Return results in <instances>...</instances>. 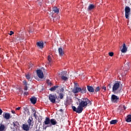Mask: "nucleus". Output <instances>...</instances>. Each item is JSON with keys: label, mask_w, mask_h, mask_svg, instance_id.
I'll use <instances>...</instances> for the list:
<instances>
[{"label": "nucleus", "mask_w": 131, "mask_h": 131, "mask_svg": "<svg viewBox=\"0 0 131 131\" xmlns=\"http://www.w3.org/2000/svg\"><path fill=\"white\" fill-rule=\"evenodd\" d=\"M79 102V105L83 108L92 105V102L88 98H82Z\"/></svg>", "instance_id": "obj_1"}, {"label": "nucleus", "mask_w": 131, "mask_h": 131, "mask_svg": "<svg viewBox=\"0 0 131 131\" xmlns=\"http://www.w3.org/2000/svg\"><path fill=\"white\" fill-rule=\"evenodd\" d=\"M120 87V83L119 82H117L114 84L113 85V92L115 94L118 92L119 88Z\"/></svg>", "instance_id": "obj_2"}, {"label": "nucleus", "mask_w": 131, "mask_h": 131, "mask_svg": "<svg viewBox=\"0 0 131 131\" xmlns=\"http://www.w3.org/2000/svg\"><path fill=\"white\" fill-rule=\"evenodd\" d=\"M130 14V8L128 6L125 7V17L126 19H129V15Z\"/></svg>", "instance_id": "obj_3"}, {"label": "nucleus", "mask_w": 131, "mask_h": 131, "mask_svg": "<svg viewBox=\"0 0 131 131\" xmlns=\"http://www.w3.org/2000/svg\"><path fill=\"white\" fill-rule=\"evenodd\" d=\"M72 109L73 111L76 112L77 113H81V112H82V111L83 110V107H82V106H81L79 104L77 108L74 106H72Z\"/></svg>", "instance_id": "obj_4"}, {"label": "nucleus", "mask_w": 131, "mask_h": 131, "mask_svg": "<svg viewBox=\"0 0 131 131\" xmlns=\"http://www.w3.org/2000/svg\"><path fill=\"white\" fill-rule=\"evenodd\" d=\"M111 100L112 103H118L119 102V97L113 94L111 96Z\"/></svg>", "instance_id": "obj_5"}, {"label": "nucleus", "mask_w": 131, "mask_h": 131, "mask_svg": "<svg viewBox=\"0 0 131 131\" xmlns=\"http://www.w3.org/2000/svg\"><path fill=\"white\" fill-rule=\"evenodd\" d=\"M37 75L39 77V78H43V72L41 70H37Z\"/></svg>", "instance_id": "obj_6"}, {"label": "nucleus", "mask_w": 131, "mask_h": 131, "mask_svg": "<svg viewBox=\"0 0 131 131\" xmlns=\"http://www.w3.org/2000/svg\"><path fill=\"white\" fill-rule=\"evenodd\" d=\"M60 75V77L62 80H67L68 79V78L66 77V73L65 72L61 73Z\"/></svg>", "instance_id": "obj_7"}, {"label": "nucleus", "mask_w": 131, "mask_h": 131, "mask_svg": "<svg viewBox=\"0 0 131 131\" xmlns=\"http://www.w3.org/2000/svg\"><path fill=\"white\" fill-rule=\"evenodd\" d=\"M49 99L52 103H55L56 102V97L52 94L49 95Z\"/></svg>", "instance_id": "obj_8"}, {"label": "nucleus", "mask_w": 131, "mask_h": 131, "mask_svg": "<svg viewBox=\"0 0 131 131\" xmlns=\"http://www.w3.org/2000/svg\"><path fill=\"white\" fill-rule=\"evenodd\" d=\"M81 91H82L81 88L75 87L73 90V93H74V94H77V93H79V92H81Z\"/></svg>", "instance_id": "obj_9"}, {"label": "nucleus", "mask_w": 131, "mask_h": 131, "mask_svg": "<svg viewBox=\"0 0 131 131\" xmlns=\"http://www.w3.org/2000/svg\"><path fill=\"white\" fill-rule=\"evenodd\" d=\"M44 123L46 124V125H49L48 126H52V124H51V120L49 118H46Z\"/></svg>", "instance_id": "obj_10"}, {"label": "nucleus", "mask_w": 131, "mask_h": 131, "mask_svg": "<svg viewBox=\"0 0 131 131\" xmlns=\"http://www.w3.org/2000/svg\"><path fill=\"white\" fill-rule=\"evenodd\" d=\"M36 45L39 49H43V42L42 41L37 42Z\"/></svg>", "instance_id": "obj_11"}, {"label": "nucleus", "mask_w": 131, "mask_h": 131, "mask_svg": "<svg viewBox=\"0 0 131 131\" xmlns=\"http://www.w3.org/2000/svg\"><path fill=\"white\" fill-rule=\"evenodd\" d=\"M30 128V126H29V125L25 124H23V129H24V130L28 131L29 130Z\"/></svg>", "instance_id": "obj_12"}, {"label": "nucleus", "mask_w": 131, "mask_h": 131, "mask_svg": "<svg viewBox=\"0 0 131 131\" xmlns=\"http://www.w3.org/2000/svg\"><path fill=\"white\" fill-rule=\"evenodd\" d=\"M122 47L123 48L121 50V52L123 53H126V52H127V48L126 47L125 43H123Z\"/></svg>", "instance_id": "obj_13"}, {"label": "nucleus", "mask_w": 131, "mask_h": 131, "mask_svg": "<svg viewBox=\"0 0 131 131\" xmlns=\"http://www.w3.org/2000/svg\"><path fill=\"white\" fill-rule=\"evenodd\" d=\"M58 52H59V55L60 56V57L63 56L64 54H65V52H64V50L61 48H59L58 49Z\"/></svg>", "instance_id": "obj_14"}, {"label": "nucleus", "mask_w": 131, "mask_h": 131, "mask_svg": "<svg viewBox=\"0 0 131 131\" xmlns=\"http://www.w3.org/2000/svg\"><path fill=\"white\" fill-rule=\"evenodd\" d=\"M87 90L90 93H94L95 92V89L92 86H87Z\"/></svg>", "instance_id": "obj_15"}, {"label": "nucleus", "mask_w": 131, "mask_h": 131, "mask_svg": "<svg viewBox=\"0 0 131 131\" xmlns=\"http://www.w3.org/2000/svg\"><path fill=\"white\" fill-rule=\"evenodd\" d=\"M13 124L15 129H17V128H18L19 126V124L18 122H14Z\"/></svg>", "instance_id": "obj_16"}, {"label": "nucleus", "mask_w": 131, "mask_h": 131, "mask_svg": "<svg viewBox=\"0 0 131 131\" xmlns=\"http://www.w3.org/2000/svg\"><path fill=\"white\" fill-rule=\"evenodd\" d=\"M50 124H51V126L56 125V124H57V121L55 119H52L50 120Z\"/></svg>", "instance_id": "obj_17"}, {"label": "nucleus", "mask_w": 131, "mask_h": 131, "mask_svg": "<svg viewBox=\"0 0 131 131\" xmlns=\"http://www.w3.org/2000/svg\"><path fill=\"white\" fill-rule=\"evenodd\" d=\"M11 117V115L9 113H5L4 117L5 119H10V117Z\"/></svg>", "instance_id": "obj_18"}, {"label": "nucleus", "mask_w": 131, "mask_h": 131, "mask_svg": "<svg viewBox=\"0 0 131 131\" xmlns=\"http://www.w3.org/2000/svg\"><path fill=\"white\" fill-rule=\"evenodd\" d=\"M36 98L33 97L30 99V101L31 102V103H32V104H35V103H36Z\"/></svg>", "instance_id": "obj_19"}, {"label": "nucleus", "mask_w": 131, "mask_h": 131, "mask_svg": "<svg viewBox=\"0 0 131 131\" xmlns=\"http://www.w3.org/2000/svg\"><path fill=\"white\" fill-rule=\"evenodd\" d=\"M125 119H126L125 120L127 122H131V115H129L127 116Z\"/></svg>", "instance_id": "obj_20"}, {"label": "nucleus", "mask_w": 131, "mask_h": 131, "mask_svg": "<svg viewBox=\"0 0 131 131\" xmlns=\"http://www.w3.org/2000/svg\"><path fill=\"white\" fill-rule=\"evenodd\" d=\"M32 120H33V119L32 118V117H30L28 120V123L29 125V126H30V125H31V122H32Z\"/></svg>", "instance_id": "obj_21"}, {"label": "nucleus", "mask_w": 131, "mask_h": 131, "mask_svg": "<svg viewBox=\"0 0 131 131\" xmlns=\"http://www.w3.org/2000/svg\"><path fill=\"white\" fill-rule=\"evenodd\" d=\"M125 65L127 69H129V66H130V62H129L128 61H126L125 62Z\"/></svg>", "instance_id": "obj_22"}, {"label": "nucleus", "mask_w": 131, "mask_h": 131, "mask_svg": "<svg viewBox=\"0 0 131 131\" xmlns=\"http://www.w3.org/2000/svg\"><path fill=\"white\" fill-rule=\"evenodd\" d=\"M5 128H6V126H5V125H0V131H5Z\"/></svg>", "instance_id": "obj_23"}, {"label": "nucleus", "mask_w": 131, "mask_h": 131, "mask_svg": "<svg viewBox=\"0 0 131 131\" xmlns=\"http://www.w3.org/2000/svg\"><path fill=\"white\" fill-rule=\"evenodd\" d=\"M95 8V5L91 4L89 6L88 10L89 11H92L93 9Z\"/></svg>", "instance_id": "obj_24"}, {"label": "nucleus", "mask_w": 131, "mask_h": 131, "mask_svg": "<svg viewBox=\"0 0 131 131\" xmlns=\"http://www.w3.org/2000/svg\"><path fill=\"white\" fill-rule=\"evenodd\" d=\"M58 89V86H54L51 88L50 90L51 92H54V91H56Z\"/></svg>", "instance_id": "obj_25"}, {"label": "nucleus", "mask_w": 131, "mask_h": 131, "mask_svg": "<svg viewBox=\"0 0 131 131\" xmlns=\"http://www.w3.org/2000/svg\"><path fill=\"white\" fill-rule=\"evenodd\" d=\"M53 11L54 12V13H59V9L57 7H54L53 9Z\"/></svg>", "instance_id": "obj_26"}, {"label": "nucleus", "mask_w": 131, "mask_h": 131, "mask_svg": "<svg viewBox=\"0 0 131 131\" xmlns=\"http://www.w3.org/2000/svg\"><path fill=\"white\" fill-rule=\"evenodd\" d=\"M116 123H117V120H113L110 121L111 124H115Z\"/></svg>", "instance_id": "obj_27"}, {"label": "nucleus", "mask_w": 131, "mask_h": 131, "mask_svg": "<svg viewBox=\"0 0 131 131\" xmlns=\"http://www.w3.org/2000/svg\"><path fill=\"white\" fill-rule=\"evenodd\" d=\"M48 61H49V64L50 65H51V63L52 62V57H51L50 55H49V56H48Z\"/></svg>", "instance_id": "obj_28"}, {"label": "nucleus", "mask_w": 131, "mask_h": 131, "mask_svg": "<svg viewBox=\"0 0 131 131\" xmlns=\"http://www.w3.org/2000/svg\"><path fill=\"white\" fill-rule=\"evenodd\" d=\"M99 91H100V86H97L94 90V92H96V93L97 92H99Z\"/></svg>", "instance_id": "obj_29"}, {"label": "nucleus", "mask_w": 131, "mask_h": 131, "mask_svg": "<svg viewBox=\"0 0 131 131\" xmlns=\"http://www.w3.org/2000/svg\"><path fill=\"white\" fill-rule=\"evenodd\" d=\"M59 98L60 99H63L64 98V95L62 93L59 94Z\"/></svg>", "instance_id": "obj_30"}, {"label": "nucleus", "mask_w": 131, "mask_h": 131, "mask_svg": "<svg viewBox=\"0 0 131 131\" xmlns=\"http://www.w3.org/2000/svg\"><path fill=\"white\" fill-rule=\"evenodd\" d=\"M109 56H110V57H113L114 53L113 52H110L108 53Z\"/></svg>", "instance_id": "obj_31"}, {"label": "nucleus", "mask_w": 131, "mask_h": 131, "mask_svg": "<svg viewBox=\"0 0 131 131\" xmlns=\"http://www.w3.org/2000/svg\"><path fill=\"white\" fill-rule=\"evenodd\" d=\"M27 79H30V75L29 74L26 75Z\"/></svg>", "instance_id": "obj_32"}, {"label": "nucleus", "mask_w": 131, "mask_h": 131, "mask_svg": "<svg viewBox=\"0 0 131 131\" xmlns=\"http://www.w3.org/2000/svg\"><path fill=\"white\" fill-rule=\"evenodd\" d=\"M28 89V87H27V85H25V87H24L25 91H27Z\"/></svg>", "instance_id": "obj_33"}, {"label": "nucleus", "mask_w": 131, "mask_h": 131, "mask_svg": "<svg viewBox=\"0 0 131 131\" xmlns=\"http://www.w3.org/2000/svg\"><path fill=\"white\" fill-rule=\"evenodd\" d=\"M23 83L25 85H27V82H26V81L24 80L23 81Z\"/></svg>", "instance_id": "obj_34"}, {"label": "nucleus", "mask_w": 131, "mask_h": 131, "mask_svg": "<svg viewBox=\"0 0 131 131\" xmlns=\"http://www.w3.org/2000/svg\"><path fill=\"white\" fill-rule=\"evenodd\" d=\"M112 86V84H110L108 85V90H110V89H111Z\"/></svg>", "instance_id": "obj_35"}, {"label": "nucleus", "mask_w": 131, "mask_h": 131, "mask_svg": "<svg viewBox=\"0 0 131 131\" xmlns=\"http://www.w3.org/2000/svg\"><path fill=\"white\" fill-rule=\"evenodd\" d=\"M25 112H28V115H29V110H28V108H26L25 110Z\"/></svg>", "instance_id": "obj_36"}, {"label": "nucleus", "mask_w": 131, "mask_h": 131, "mask_svg": "<svg viewBox=\"0 0 131 131\" xmlns=\"http://www.w3.org/2000/svg\"><path fill=\"white\" fill-rule=\"evenodd\" d=\"M13 34H14V32L11 31L9 35H13Z\"/></svg>", "instance_id": "obj_37"}, {"label": "nucleus", "mask_w": 131, "mask_h": 131, "mask_svg": "<svg viewBox=\"0 0 131 131\" xmlns=\"http://www.w3.org/2000/svg\"><path fill=\"white\" fill-rule=\"evenodd\" d=\"M102 89L104 90V91H106V88L105 86H103V87H102Z\"/></svg>", "instance_id": "obj_38"}, {"label": "nucleus", "mask_w": 131, "mask_h": 131, "mask_svg": "<svg viewBox=\"0 0 131 131\" xmlns=\"http://www.w3.org/2000/svg\"><path fill=\"white\" fill-rule=\"evenodd\" d=\"M3 113V111L2 109H0V115H2V114Z\"/></svg>", "instance_id": "obj_39"}, {"label": "nucleus", "mask_w": 131, "mask_h": 131, "mask_svg": "<svg viewBox=\"0 0 131 131\" xmlns=\"http://www.w3.org/2000/svg\"><path fill=\"white\" fill-rule=\"evenodd\" d=\"M34 112V116H35V115L36 114V112H35V111H33Z\"/></svg>", "instance_id": "obj_40"}, {"label": "nucleus", "mask_w": 131, "mask_h": 131, "mask_svg": "<svg viewBox=\"0 0 131 131\" xmlns=\"http://www.w3.org/2000/svg\"><path fill=\"white\" fill-rule=\"evenodd\" d=\"M24 94H25V95H28V92H25Z\"/></svg>", "instance_id": "obj_41"}, {"label": "nucleus", "mask_w": 131, "mask_h": 131, "mask_svg": "<svg viewBox=\"0 0 131 131\" xmlns=\"http://www.w3.org/2000/svg\"><path fill=\"white\" fill-rule=\"evenodd\" d=\"M19 109H21V107H18L16 108V110H19Z\"/></svg>", "instance_id": "obj_42"}, {"label": "nucleus", "mask_w": 131, "mask_h": 131, "mask_svg": "<svg viewBox=\"0 0 131 131\" xmlns=\"http://www.w3.org/2000/svg\"><path fill=\"white\" fill-rule=\"evenodd\" d=\"M30 67H31V69H32L33 65H32V64H30Z\"/></svg>", "instance_id": "obj_43"}, {"label": "nucleus", "mask_w": 131, "mask_h": 131, "mask_svg": "<svg viewBox=\"0 0 131 131\" xmlns=\"http://www.w3.org/2000/svg\"><path fill=\"white\" fill-rule=\"evenodd\" d=\"M11 112H12V113H13V114H15V111H12Z\"/></svg>", "instance_id": "obj_44"}, {"label": "nucleus", "mask_w": 131, "mask_h": 131, "mask_svg": "<svg viewBox=\"0 0 131 131\" xmlns=\"http://www.w3.org/2000/svg\"><path fill=\"white\" fill-rule=\"evenodd\" d=\"M124 110H125V106H123Z\"/></svg>", "instance_id": "obj_45"}, {"label": "nucleus", "mask_w": 131, "mask_h": 131, "mask_svg": "<svg viewBox=\"0 0 131 131\" xmlns=\"http://www.w3.org/2000/svg\"><path fill=\"white\" fill-rule=\"evenodd\" d=\"M60 111H62V110H60Z\"/></svg>", "instance_id": "obj_46"}]
</instances>
